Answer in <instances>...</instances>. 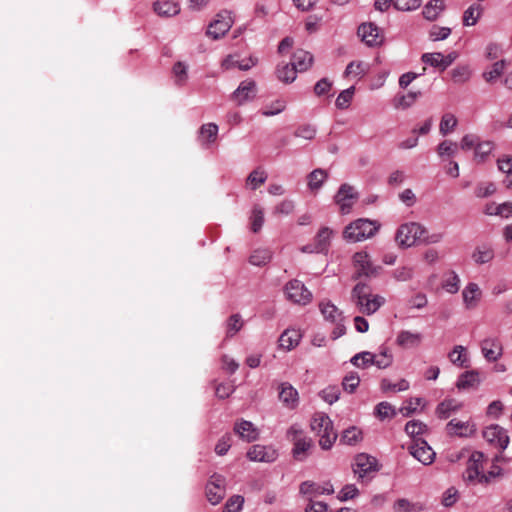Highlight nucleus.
<instances>
[{"label": "nucleus", "mask_w": 512, "mask_h": 512, "mask_svg": "<svg viewBox=\"0 0 512 512\" xmlns=\"http://www.w3.org/2000/svg\"><path fill=\"white\" fill-rule=\"evenodd\" d=\"M352 265L355 277H373L378 274L379 267L375 266L370 255L366 251H358L352 256Z\"/></svg>", "instance_id": "6e6552de"}, {"label": "nucleus", "mask_w": 512, "mask_h": 512, "mask_svg": "<svg viewBox=\"0 0 512 512\" xmlns=\"http://www.w3.org/2000/svg\"><path fill=\"white\" fill-rule=\"evenodd\" d=\"M410 454L423 465H430L435 460V452L425 440L417 439L409 447Z\"/></svg>", "instance_id": "dca6fc26"}, {"label": "nucleus", "mask_w": 512, "mask_h": 512, "mask_svg": "<svg viewBox=\"0 0 512 512\" xmlns=\"http://www.w3.org/2000/svg\"><path fill=\"white\" fill-rule=\"evenodd\" d=\"M313 63V56L305 50L298 49L293 53L291 65L295 67L298 72L307 71Z\"/></svg>", "instance_id": "7c9ffc66"}, {"label": "nucleus", "mask_w": 512, "mask_h": 512, "mask_svg": "<svg viewBox=\"0 0 512 512\" xmlns=\"http://www.w3.org/2000/svg\"><path fill=\"white\" fill-rule=\"evenodd\" d=\"M379 470L377 460L366 453H360L355 456L353 463V472L359 479H363L370 473Z\"/></svg>", "instance_id": "9d476101"}, {"label": "nucleus", "mask_w": 512, "mask_h": 512, "mask_svg": "<svg viewBox=\"0 0 512 512\" xmlns=\"http://www.w3.org/2000/svg\"><path fill=\"white\" fill-rule=\"evenodd\" d=\"M393 363V355L389 348L382 346L378 353H373V366L379 369H386Z\"/></svg>", "instance_id": "c9c22d12"}, {"label": "nucleus", "mask_w": 512, "mask_h": 512, "mask_svg": "<svg viewBox=\"0 0 512 512\" xmlns=\"http://www.w3.org/2000/svg\"><path fill=\"white\" fill-rule=\"evenodd\" d=\"M267 180V174L265 171L257 169L252 171L247 177V185L252 189L256 190L260 185L264 184Z\"/></svg>", "instance_id": "5fc2aeb1"}, {"label": "nucleus", "mask_w": 512, "mask_h": 512, "mask_svg": "<svg viewBox=\"0 0 512 512\" xmlns=\"http://www.w3.org/2000/svg\"><path fill=\"white\" fill-rule=\"evenodd\" d=\"M363 440V432L356 426H351L345 429L341 435V442L353 446Z\"/></svg>", "instance_id": "e433bc0d"}, {"label": "nucleus", "mask_w": 512, "mask_h": 512, "mask_svg": "<svg viewBox=\"0 0 512 512\" xmlns=\"http://www.w3.org/2000/svg\"><path fill=\"white\" fill-rule=\"evenodd\" d=\"M278 398L282 405L288 409H295L299 404L298 391L288 382L278 385Z\"/></svg>", "instance_id": "aec40b11"}, {"label": "nucleus", "mask_w": 512, "mask_h": 512, "mask_svg": "<svg viewBox=\"0 0 512 512\" xmlns=\"http://www.w3.org/2000/svg\"><path fill=\"white\" fill-rule=\"evenodd\" d=\"M422 340L423 335L419 332L401 330L396 336L395 343L403 349H409L420 346Z\"/></svg>", "instance_id": "393cba45"}, {"label": "nucleus", "mask_w": 512, "mask_h": 512, "mask_svg": "<svg viewBox=\"0 0 512 512\" xmlns=\"http://www.w3.org/2000/svg\"><path fill=\"white\" fill-rule=\"evenodd\" d=\"M284 292L288 300L299 305H307L312 300V293L297 279L289 281Z\"/></svg>", "instance_id": "1a4fd4ad"}, {"label": "nucleus", "mask_w": 512, "mask_h": 512, "mask_svg": "<svg viewBox=\"0 0 512 512\" xmlns=\"http://www.w3.org/2000/svg\"><path fill=\"white\" fill-rule=\"evenodd\" d=\"M310 428L319 436V445L322 449H330L336 441L337 434L329 416L323 412L315 413L310 422Z\"/></svg>", "instance_id": "f03ea898"}, {"label": "nucleus", "mask_w": 512, "mask_h": 512, "mask_svg": "<svg viewBox=\"0 0 512 512\" xmlns=\"http://www.w3.org/2000/svg\"><path fill=\"white\" fill-rule=\"evenodd\" d=\"M244 503V498L240 495H234L228 499L222 512H240Z\"/></svg>", "instance_id": "774afa93"}, {"label": "nucleus", "mask_w": 512, "mask_h": 512, "mask_svg": "<svg viewBox=\"0 0 512 512\" xmlns=\"http://www.w3.org/2000/svg\"><path fill=\"white\" fill-rule=\"evenodd\" d=\"M483 438L501 450H505L509 445V436L507 431L497 424L487 426L483 430Z\"/></svg>", "instance_id": "f8f14e48"}, {"label": "nucleus", "mask_w": 512, "mask_h": 512, "mask_svg": "<svg viewBox=\"0 0 512 512\" xmlns=\"http://www.w3.org/2000/svg\"><path fill=\"white\" fill-rule=\"evenodd\" d=\"M301 338L302 335L299 330L286 329L279 338V346L289 351L299 344Z\"/></svg>", "instance_id": "2f4dec72"}, {"label": "nucleus", "mask_w": 512, "mask_h": 512, "mask_svg": "<svg viewBox=\"0 0 512 512\" xmlns=\"http://www.w3.org/2000/svg\"><path fill=\"white\" fill-rule=\"evenodd\" d=\"M449 360L458 367H468V356L466 349L462 345H457L448 355Z\"/></svg>", "instance_id": "ea45409f"}, {"label": "nucleus", "mask_w": 512, "mask_h": 512, "mask_svg": "<svg viewBox=\"0 0 512 512\" xmlns=\"http://www.w3.org/2000/svg\"><path fill=\"white\" fill-rule=\"evenodd\" d=\"M206 496L212 505L221 502L225 496V478L223 476L218 474L211 476L206 486Z\"/></svg>", "instance_id": "ddd939ff"}, {"label": "nucleus", "mask_w": 512, "mask_h": 512, "mask_svg": "<svg viewBox=\"0 0 512 512\" xmlns=\"http://www.w3.org/2000/svg\"><path fill=\"white\" fill-rule=\"evenodd\" d=\"M367 72V65L362 61L350 62L345 69V76L352 78H361Z\"/></svg>", "instance_id": "8fccbe9b"}, {"label": "nucleus", "mask_w": 512, "mask_h": 512, "mask_svg": "<svg viewBox=\"0 0 512 512\" xmlns=\"http://www.w3.org/2000/svg\"><path fill=\"white\" fill-rule=\"evenodd\" d=\"M243 322L238 314L232 315L227 321L226 336L233 337L238 331L241 330Z\"/></svg>", "instance_id": "680f3d73"}, {"label": "nucleus", "mask_w": 512, "mask_h": 512, "mask_svg": "<svg viewBox=\"0 0 512 512\" xmlns=\"http://www.w3.org/2000/svg\"><path fill=\"white\" fill-rule=\"evenodd\" d=\"M485 456L480 451H474L469 456L466 468L462 474L463 480L468 485H482V476H484Z\"/></svg>", "instance_id": "423d86ee"}, {"label": "nucleus", "mask_w": 512, "mask_h": 512, "mask_svg": "<svg viewBox=\"0 0 512 512\" xmlns=\"http://www.w3.org/2000/svg\"><path fill=\"white\" fill-rule=\"evenodd\" d=\"M462 301L466 310H473L478 307L482 300L483 292L475 282H469L462 290Z\"/></svg>", "instance_id": "6ab92c4d"}, {"label": "nucleus", "mask_w": 512, "mask_h": 512, "mask_svg": "<svg viewBox=\"0 0 512 512\" xmlns=\"http://www.w3.org/2000/svg\"><path fill=\"white\" fill-rule=\"evenodd\" d=\"M426 228L418 222H407L400 225L395 233V241L401 248H410L416 245L424 234Z\"/></svg>", "instance_id": "39448f33"}, {"label": "nucleus", "mask_w": 512, "mask_h": 512, "mask_svg": "<svg viewBox=\"0 0 512 512\" xmlns=\"http://www.w3.org/2000/svg\"><path fill=\"white\" fill-rule=\"evenodd\" d=\"M479 382L480 378L478 372L468 371L459 377L457 381V387L459 389H468L478 385Z\"/></svg>", "instance_id": "c03bdc74"}, {"label": "nucleus", "mask_w": 512, "mask_h": 512, "mask_svg": "<svg viewBox=\"0 0 512 512\" xmlns=\"http://www.w3.org/2000/svg\"><path fill=\"white\" fill-rule=\"evenodd\" d=\"M375 415L380 420L392 419L396 416V410L390 403L380 402L375 408Z\"/></svg>", "instance_id": "6e6d98bb"}, {"label": "nucleus", "mask_w": 512, "mask_h": 512, "mask_svg": "<svg viewBox=\"0 0 512 512\" xmlns=\"http://www.w3.org/2000/svg\"><path fill=\"white\" fill-rule=\"evenodd\" d=\"M495 150V144L489 140H480L473 153V160L477 164L487 162Z\"/></svg>", "instance_id": "c756f323"}, {"label": "nucleus", "mask_w": 512, "mask_h": 512, "mask_svg": "<svg viewBox=\"0 0 512 512\" xmlns=\"http://www.w3.org/2000/svg\"><path fill=\"white\" fill-rule=\"evenodd\" d=\"M496 192V186L492 182L479 183L475 188V195L479 198H485Z\"/></svg>", "instance_id": "338daca9"}, {"label": "nucleus", "mask_w": 512, "mask_h": 512, "mask_svg": "<svg viewBox=\"0 0 512 512\" xmlns=\"http://www.w3.org/2000/svg\"><path fill=\"white\" fill-rule=\"evenodd\" d=\"M234 432L243 441L253 442L259 438V429L250 421L239 420L234 425Z\"/></svg>", "instance_id": "b1692460"}, {"label": "nucleus", "mask_w": 512, "mask_h": 512, "mask_svg": "<svg viewBox=\"0 0 512 512\" xmlns=\"http://www.w3.org/2000/svg\"><path fill=\"white\" fill-rule=\"evenodd\" d=\"M460 283L459 275L455 271H450L442 281V288L449 294H456L460 289Z\"/></svg>", "instance_id": "58836bf2"}, {"label": "nucleus", "mask_w": 512, "mask_h": 512, "mask_svg": "<svg viewBox=\"0 0 512 512\" xmlns=\"http://www.w3.org/2000/svg\"><path fill=\"white\" fill-rule=\"evenodd\" d=\"M446 431L451 436L468 438L476 433V425L471 419L462 421L455 418L447 423Z\"/></svg>", "instance_id": "4468645a"}, {"label": "nucleus", "mask_w": 512, "mask_h": 512, "mask_svg": "<svg viewBox=\"0 0 512 512\" xmlns=\"http://www.w3.org/2000/svg\"><path fill=\"white\" fill-rule=\"evenodd\" d=\"M410 387L409 382L406 379H400L393 383L389 379H383L381 381V389L384 392H402L408 390Z\"/></svg>", "instance_id": "09e8293b"}, {"label": "nucleus", "mask_w": 512, "mask_h": 512, "mask_svg": "<svg viewBox=\"0 0 512 512\" xmlns=\"http://www.w3.org/2000/svg\"><path fill=\"white\" fill-rule=\"evenodd\" d=\"M286 438L293 444V458L301 462L306 460L313 447V440L305 434L302 427L298 424L291 425L286 432Z\"/></svg>", "instance_id": "7ed1b4c3"}, {"label": "nucleus", "mask_w": 512, "mask_h": 512, "mask_svg": "<svg viewBox=\"0 0 512 512\" xmlns=\"http://www.w3.org/2000/svg\"><path fill=\"white\" fill-rule=\"evenodd\" d=\"M504 68L505 62L503 60L497 61L489 71L484 72L483 77L487 82L493 83L502 75Z\"/></svg>", "instance_id": "4d7b16f0"}, {"label": "nucleus", "mask_w": 512, "mask_h": 512, "mask_svg": "<svg viewBox=\"0 0 512 512\" xmlns=\"http://www.w3.org/2000/svg\"><path fill=\"white\" fill-rule=\"evenodd\" d=\"M405 432L415 441L418 436L427 432V426L420 420H411L406 423Z\"/></svg>", "instance_id": "49530a36"}, {"label": "nucleus", "mask_w": 512, "mask_h": 512, "mask_svg": "<svg viewBox=\"0 0 512 512\" xmlns=\"http://www.w3.org/2000/svg\"><path fill=\"white\" fill-rule=\"evenodd\" d=\"M394 512H421L424 506L419 502H410L407 499H398L393 504Z\"/></svg>", "instance_id": "a19ab883"}, {"label": "nucleus", "mask_w": 512, "mask_h": 512, "mask_svg": "<svg viewBox=\"0 0 512 512\" xmlns=\"http://www.w3.org/2000/svg\"><path fill=\"white\" fill-rule=\"evenodd\" d=\"M457 118L452 113H445L440 121L439 124V131L440 133L445 136L449 133H451L455 127L457 126Z\"/></svg>", "instance_id": "3c124183"}, {"label": "nucleus", "mask_w": 512, "mask_h": 512, "mask_svg": "<svg viewBox=\"0 0 512 512\" xmlns=\"http://www.w3.org/2000/svg\"><path fill=\"white\" fill-rule=\"evenodd\" d=\"M379 229L375 221L366 218L357 219L348 224L343 231V238L352 243L361 242L373 237Z\"/></svg>", "instance_id": "20e7f679"}, {"label": "nucleus", "mask_w": 512, "mask_h": 512, "mask_svg": "<svg viewBox=\"0 0 512 512\" xmlns=\"http://www.w3.org/2000/svg\"><path fill=\"white\" fill-rule=\"evenodd\" d=\"M319 309L324 319L335 325L332 331L333 339H337L345 334L344 316L335 304L330 300H323L319 303Z\"/></svg>", "instance_id": "0eeeda50"}, {"label": "nucleus", "mask_w": 512, "mask_h": 512, "mask_svg": "<svg viewBox=\"0 0 512 512\" xmlns=\"http://www.w3.org/2000/svg\"><path fill=\"white\" fill-rule=\"evenodd\" d=\"M481 350L486 360L497 361L503 354L501 343L495 338L484 339L481 343Z\"/></svg>", "instance_id": "bb28decb"}, {"label": "nucleus", "mask_w": 512, "mask_h": 512, "mask_svg": "<svg viewBox=\"0 0 512 512\" xmlns=\"http://www.w3.org/2000/svg\"><path fill=\"white\" fill-rule=\"evenodd\" d=\"M354 87H349L343 90L336 99V106L340 109H345L349 106L353 99Z\"/></svg>", "instance_id": "0e129e2a"}, {"label": "nucleus", "mask_w": 512, "mask_h": 512, "mask_svg": "<svg viewBox=\"0 0 512 512\" xmlns=\"http://www.w3.org/2000/svg\"><path fill=\"white\" fill-rule=\"evenodd\" d=\"M483 13V6L479 3H473L463 13V25L474 26Z\"/></svg>", "instance_id": "f704fd0d"}, {"label": "nucleus", "mask_w": 512, "mask_h": 512, "mask_svg": "<svg viewBox=\"0 0 512 512\" xmlns=\"http://www.w3.org/2000/svg\"><path fill=\"white\" fill-rule=\"evenodd\" d=\"M481 138L475 134H466L460 140V148L463 151L475 150Z\"/></svg>", "instance_id": "e2e57ef3"}, {"label": "nucleus", "mask_w": 512, "mask_h": 512, "mask_svg": "<svg viewBox=\"0 0 512 512\" xmlns=\"http://www.w3.org/2000/svg\"><path fill=\"white\" fill-rule=\"evenodd\" d=\"M299 490L301 494L315 496L323 494L330 495L334 493L333 485L329 482L319 485L312 481H305L301 483Z\"/></svg>", "instance_id": "cd10ccee"}, {"label": "nucleus", "mask_w": 512, "mask_h": 512, "mask_svg": "<svg viewBox=\"0 0 512 512\" xmlns=\"http://www.w3.org/2000/svg\"><path fill=\"white\" fill-rule=\"evenodd\" d=\"M333 231L328 227H322L315 236L314 243L302 247L303 252L323 253L328 250Z\"/></svg>", "instance_id": "a211bd4d"}, {"label": "nucleus", "mask_w": 512, "mask_h": 512, "mask_svg": "<svg viewBox=\"0 0 512 512\" xmlns=\"http://www.w3.org/2000/svg\"><path fill=\"white\" fill-rule=\"evenodd\" d=\"M173 75L175 83L179 86H183L188 79V65L184 62H177L173 66Z\"/></svg>", "instance_id": "864d4df0"}, {"label": "nucleus", "mask_w": 512, "mask_h": 512, "mask_svg": "<svg viewBox=\"0 0 512 512\" xmlns=\"http://www.w3.org/2000/svg\"><path fill=\"white\" fill-rule=\"evenodd\" d=\"M452 80L455 83H465L471 77V71L468 66H457L451 71Z\"/></svg>", "instance_id": "13d9d810"}, {"label": "nucleus", "mask_w": 512, "mask_h": 512, "mask_svg": "<svg viewBox=\"0 0 512 512\" xmlns=\"http://www.w3.org/2000/svg\"><path fill=\"white\" fill-rule=\"evenodd\" d=\"M445 3L443 0H430L423 8V16L429 21L436 20L444 11Z\"/></svg>", "instance_id": "72a5a7b5"}, {"label": "nucleus", "mask_w": 512, "mask_h": 512, "mask_svg": "<svg viewBox=\"0 0 512 512\" xmlns=\"http://www.w3.org/2000/svg\"><path fill=\"white\" fill-rule=\"evenodd\" d=\"M153 7L159 16L171 17L180 12L178 4L170 0H158Z\"/></svg>", "instance_id": "473e14b6"}, {"label": "nucleus", "mask_w": 512, "mask_h": 512, "mask_svg": "<svg viewBox=\"0 0 512 512\" xmlns=\"http://www.w3.org/2000/svg\"><path fill=\"white\" fill-rule=\"evenodd\" d=\"M463 408V403L453 398H448L440 402L436 409L435 414L439 419H448L456 414Z\"/></svg>", "instance_id": "a878e982"}, {"label": "nucleus", "mask_w": 512, "mask_h": 512, "mask_svg": "<svg viewBox=\"0 0 512 512\" xmlns=\"http://www.w3.org/2000/svg\"><path fill=\"white\" fill-rule=\"evenodd\" d=\"M233 21L228 13H220L210 23L207 35L214 40L223 37L232 27Z\"/></svg>", "instance_id": "2eb2a0df"}, {"label": "nucleus", "mask_w": 512, "mask_h": 512, "mask_svg": "<svg viewBox=\"0 0 512 512\" xmlns=\"http://www.w3.org/2000/svg\"><path fill=\"white\" fill-rule=\"evenodd\" d=\"M247 458L254 462H273L278 457L277 450L270 445H253L247 451Z\"/></svg>", "instance_id": "f3484780"}, {"label": "nucleus", "mask_w": 512, "mask_h": 512, "mask_svg": "<svg viewBox=\"0 0 512 512\" xmlns=\"http://www.w3.org/2000/svg\"><path fill=\"white\" fill-rule=\"evenodd\" d=\"M272 254L268 249H255L249 257L250 264L254 266H263L270 262Z\"/></svg>", "instance_id": "79ce46f5"}, {"label": "nucleus", "mask_w": 512, "mask_h": 512, "mask_svg": "<svg viewBox=\"0 0 512 512\" xmlns=\"http://www.w3.org/2000/svg\"><path fill=\"white\" fill-rule=\"evenodd\" d=\"M218 133V126L214 123H207L200 128V140L205 144L215 141Z\"/></svg>", "instance_id": "de8ad7c7"}, {"label": "nucleus", "mask_w": 512, "mask_h": 512, "mask_svg": "<svg viewBox=\"0 0 512 512\" xmlns=\"http://www.w3.org/2000/svg\"><path fill=\"white\" fill-rule=\"evenodd\" d=\"M358 36L368 46H378L383 42L380 29L373 23H363L358 28Z\"/></svg>", "instance_id": "4be33fe9"}, {"label": "nucleus", "mask_w": 512, "mask_h": 512, "mask_svg": "<svg viewBox=\"0 0 512 512\" xmlns=\"http://www.w3.org/2000/svg\"><path fill=\"white\" fill-rule=\"evenodd\" d=\"M421 405H423L422 398H410L403 403V405L399 409V412L402 414V416L409 417L410 415L415 413Z\"/></svg>", "instance_id": "603ef678"}, {"label": "nucleus", "mask_w": 512, "mask_h": 512, "mask_svg": "<svg viewBox=\"0 0 512 512\" xmlns=\"http://www.w3.org/2000/svg\"><path fill=\"white\" fill-rule=\"evenodd\" d=\"M328 174L323 169H315L313 170L307 177L308 187L311 191H318L325 180L327 179Z\"/></svg>", "instance_id": "4c0bfd02"}, {"label": "nucleus", "mask_w": 512, "mask_h": 512, "mask_svg": "<svg viewBox=\"0 0 512 512\" xmlns=\"http://www.w3.org/2000/svg\"><path fill=\"white\" fill-rule=\"evenodd\" d=\"M264 224V211L261 207L255 206L251 215V228L253 232H258Z\"/></svg>", "instance_id": "bf43d9fd"}, {"label": "nucleus", "mask_w": 512, "mask_h": 512, "mask_svg": "<svg viewBox=\"0 0 512 512\" xmlns=\"http://www.w3.org/2000/svg\"><path fill=\"white\" fill-rule=\"evenodd\" d=\"M294 208V202L290 199H285L274 207L272 213L276 216H288L294 211Z\"/></svg>", "instance_id": "052dcab7"}, {"label": "nucleus", "mask_w": 512, "mask_h": 512, "mask_svg": "<svg viewBox=\"0 0 512 512\" xmlns=\"http://www.w3.org/2000/svg\"><path fill=\"white\" fill-rule=\"evenodd\" d=\"M457 58V53L451 52L448 55H443L440 52L425 53L422 55V62L435 68L444 71L449 67Z\"/></svg>", "instance_id": "412c9836"}, {"label": "nucleus", "mask_w": 512, "mask_h": 512, "mask_svg": "<svg viewBox=\"0 0 512 512\" xmlns=\"http://www.w3.org/2000/svg\"><path fill=\"white\" fill-rule=\"evenodd\" d=\"M297 70L290 63L278 66L277 77L284 83H292L297 77Z\"/></svg>", "instance_id": "a18cd8bd"}, {"label": "nucleus", "mask_w": 512, "mask_h": 512, "mask_svg": "<svg viewBox=\"0 0 512 512\" xmlns=\"http://www.w3.org/2000/svg\"><path fill=\"white\" fill-rule=\"evenodd\" d=\"M503 475V469L496 465L492 464L490 470L482 476V485L487 486L491 484L495 479L500 478Z\"/></svg>", "instance_id": "69168bd1"}, {"label": "nucleus", "mask_w": 512, "mask_h": 512, "mask_svg": "<svg viewBox=\"0 0 512 512\" xmlns=\"http://www.w3.org/2000/svg\"><path fill=\"white\" fill-rule=\"evenodd\" d=\"M350 362L357 368L367 369L373 366V353L370 351H362L355 354Z\"/></svg>", "instance_id": "37998d69"}, {"label": "nucleus", "mask_w": 512, "mask_h": 512, "mask_svg": "<svg viewBox=\"0 0 512 512\" xmlns=\"http://www.w3.org/2000/svg\"><path fill=\"white\" fill-rule=\"evenodd\" d=\"M256 93V83L252 80H245L240 83L238 88L233 92L232 99L237 105H242L252 100Z\"/></svg>", "instance_id": "5701e85b"}, {"label": "nucleus", "mask_w": 512, "mask_h": 512, "mask_svg": "<svg viewBox=\"0 0 512 512\" xmlns=\"http://www.w3.org/2000/svg\"><path fill=\"white\" fill-rule=\"evenodd\" d=\"M494 256V249L488 244L477 245L471 253V259L477 265L490 263Z\"/></svg>", "instance_id": "c85d7f7f"}, {"label": "nucleus", "mask_w": 512, "mask_h": 512, "mask_svg": "<svg viewBox=\"0 0 512 512\" xmlns=\"http://www.w3.org/2000/svg\"><path fill=\"white\" fill-rule=\"evenodd\" d=\"M357 199V192L355 191L354 187L349 184L341 185L337 194L335 195V202L339 206L342 214L350 213Z\"/></svg>", "instance_id": "9b49d317"}, {"label": "nucleus", "mask_w": 512, "mask_h": 512, "mask_svg": "<svg viewBox=\"0 0 512 512\" xmlns=\"http://www.w3.org/2000/svg\"><path fill=\"white\" fill-rule=\"evenodd\" d=\"M351 301L359 313L367 316L375 314L386 303L384 296L373 293L371 286L362 282L353 287Z\"/></svg>", "instance_id": "f257e3e1"}]
</instances>
